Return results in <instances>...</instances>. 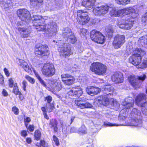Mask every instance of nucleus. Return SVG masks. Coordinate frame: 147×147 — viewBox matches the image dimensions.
<instances>
[{"label": "nucleus", "instance_id": "nucleus-1", "mask_svg": "<svg viewBox=\"0 0 147 147\" xmlns=\"http://www.w3.org/2000/svg\"><path fill=\"white\" fill-rule=\"evenodd\" d=\"M31 19L33 26L38 31H47L49 34V36L55 35L57 32V25L54 22H50L45 24L44 22L42 20L41 16L38 15L30 16V20Z\"/></svg>", "mask_w": 147, "mask_h": 147}, {"label": "nucleus", "instance_id": "nucleus-2", "mask_svg": "<svg viewBox=\"0 0 147 147\" xmlns=\"http://www.w3.org/2000/svg\"><path fill=\"white\" fill-rule=\"evenodd\" d=\"M140 111L136 108L133 109L129 115L130 122L125 125H129L135 127H141L142 126V121L141 118Z\"/></svg>", "mask_w": 147, "mask_h": 147}, {"label": "nucleus", "instance_id": "nucleus-3", "mask_svg": "<svg viewBox=\"0 0 147 147\" xmlns=\"http://www.w3.org/2000/svg\"><path fill=\"white\" fill-rule=\"evenodd\" d=\"M145 53V51L141 49H136L134 51V54L129 58V62L135 66L139 65L141 63L142 57L144 56Z\"/></svg>", "mask_w": 147, "mask_h": 147}, {"label": "nucleus", "instance_id": "nucleus-4", "mask_svg": "<svg viewBox=\"0 0 147 147\" xmlns=\"http://www.w3.org/2000/svg\"><path fill=\"white\" fill-rule=\"evenodd\" d=\"M90 69L95 74L102 75L106 72L107 67L105 65L101 63L95 62L91 64Z\"/></svg>", "mask_w": 147, "mask_h": 147}, {"label": "nucleus", "instance_id": "nucleus-5", "mask_svg": "<svg viewBox=\"0 0 147 147\" xmlns=\"http://www.w3.org/2000/svg\"><path fill=\"white\" fill-rule=\"evenodd\" d=\"M41 71L44 75L46 77H50L55 74V69L53 64L47 63L44 64Z\"/></svg>", "mask_w": 147, "mask_h": 147}, {"label": "nucleus", "instance_id": "nucleus-6", "mask_svg": "<svg viewBox=\"0 0 147 147\" xmlns=\"http://www.w3.org/2000/svg\"><path fill=\"white\" fill-rule=\"evenodd\" d=\"M58 46V51L60 53L61 56L66 57L72 54L71 48L66 43H63L60 41Z\"/></svg>", "mask_w": 147, "mask_h": 147}, {"label": "nucleus", "instance_id": "nucleus-7", "mask_svg": "<svg viewBox=\"0 0 147 147\" xmlns=\"http://www.w3.org/2000/svg\"><path fill=\"white\" fill-rule=\"evenodd\" d=\"M77 13V21L79 24H84L89 21L90 18L86 12L82 10H79Z\"/></svg>", "mask_w": 147, "mask_h": 147}, {"label": "nucleus", "instance_id": "nucleus-8", "mask_svg": "<svg viewBox=\"0 0 147 147\" xmlns=\"http://www.w3.org/2000/svg\"><path fill=\"white\" fill-rule=\"evenodd\" d=\"M63 36L65 40L69 43H74L77 40L76 38L68 28H65L63 33Z\"/></svg>", "mask_w": 147, "mask_h": 147}, {"label": "nucleus", "instance_id": "nucleus-9", "mask_svg": "<svg viewBox=\"0 0 147 147\" xmlns=\"http://www.w3.org/2000/svg\"><path fill=\"white\" fill-rule=\"evenodd\" d=\"M90 37L93 41L99 44L103 43L105 40L104 36L101 33L95 30H93L91 32Z\"/></svg>", "mask_w": 147, "mask_h": 147}, {"label": "nucleus", "instance_id": "nucleus-10", "mask_svg": "<svg viewBox=\"0 0 147 147\" xmlns=\"http://www.w3.org/2000/svg\"><path fill=\"white\" fill-rule=\"evenodd\" d=\"M134 20L131 18L128 19L127 20H121L118 21L117 26L121 28L128 30L130 29L133 25Z\"/></svg>", "mask_w": 147, "mask_h": 147}, {"label": "nucleus", "instance_id": "nucleus-11", "mask_svg": "<svg viewBox=\"0 0 147 147\" xmlns=\"http://www.w3.org/2000/svg\"><path fill=\"white\" fill-rule=\"evenodd\" d=\"M17 14L22 21L27 23L30 21V13L27 9H20L17 11Z\"/></svg>", "mask_w": 147, "mask_h": 147}, {"label": "nucleus", "instance_id": "nucleus-12", "mask_svg": "<svg viewBox=\"0 0 147 147\" xmlns=\"http://www.w3.org/2000/svg\"><path fill=\"white\" fill-rule=\"evenodd\" d=\"M125 37L124 35H117L114 38L113 44L114 48H119L125 42Z\"/></svg>", "mask_w": 147, "mask_h": 147}, {"label": "nucleus", "instance_id": "nucleus-13", "mask_svg": "<svg viewBox=\"0 0 147 147\" xmlns=\"http://www.w3.org/2000/svg\"><path fill=\"white\" fill-rule=\"evenodd\" d=\"M146 78L145 75H143L138 77H136L134 76H131L128 77V79L131 85L135 88L138 87L139 83L138 81H143L145 80Z\"/></svg>", "mask_w": 147, "mask_h": 147}, {"label": "nucleus", "instance_id": "nucleus-14", "mask_svg": "<svg viewBox=\"0 0 147 147\" xmlns=\"http://www.w3.org/2000/svg\"><path fill=\"white\" fill-rule=\"evenodd\" d=\"M51 88V91L56 94V92L60 91L61 88V82L59 80H52L49 82Z\"/></svg>", "mask_w": 147, "mask_h": 147}, {"label": "nucleus", "instance_id": "nucleus-15", "mask_svg": "<svg viewBox=\"0 0 147 147\" xmlns=\"http://www.w3.org/2000/svg\"><path fill=\"white\" fill-rule=\"evenodd\" d=\"M110 5H105L96 7L93 9V11L95 15L100 16L107 13L110 8Z\"/></svg>", "mask_w": 147, "mask_h": 147}, {"label": "nucleus", "instance_id": "nucleus-16", "mask_svg": "<svg viewBox=\"0 0 147 147\" xmlns=\"http://www.w3.org/2000/svg\"><path fill=\"white\" fill-rule=\"evenodd\" d=\"M75 104L78 108L81 109L91 108L93 107L92 104L88 102H86L84 100H76Z\"/></svg>", "mask_w": 147, "mask_h": 147}, {"label": "nucleus", "instance_id": "nucleus-17", "mask_svg": "<svg viewBox=\"0 0 147 147\" xmlns=\"http://www.w3.org/2000/svg\"><path fill=\"white\" fill-rule=\"evenodd\" d=\"M82 93V90L79 86H76L72 87L67 92V94L69 95L75 96L77 97L80 96Z\"/></svg>", "mask_w": 147, "mask_h": 147}, {"label": "nucleus", "instance_id": "nucleus-18", "mask_svg": "<svg viewBox=\"0 0 147 147\" xmlns=\"http://www.w3.org/2000/svg\"><path fill=\"white\" fill-rule=\"evenodd\" d=\"M124 9L125 14L130 15V17L129 18L134 20L138 15V14L136 12L135 10L133 7H127L124 8Z\"/></svg>", "mask_w": 147, "mask_h": 147}, {"label": "nucleus", "instance_id": "nucleus-19", "mask_svg": "<svg viewBox=\"0 0 147 147\" xmlns=\"http://www.w3.org/2000/svg\"><path fill=\"white\" fill-rule=\"evenodd\" d=\"M111 80L115 83H121L123 80V74L120 72L114 73L111 76Z\"/></svg>", "mask_w": 147, "mask_h": 147}, {"label": "nucleus", "instance_id": "nucleus-20", "mask_svg": "<svg viewBox=\"0 0 147 147\" xmlns=\"http://www.w3.org/2000/svg\"><path fill=\"white\" fill-rule=\"evenodd\" d=\"M86 91L88 94L91 96H94L99 93L101 89L96 87L89 86L86 88Z\"/></svg>", "mask_w": 147, "mask_h": 147}, {"label": "nucleus", "instance_id": "nucleus-21", "mask_svg": "<svg viewBox=\"0 0 147 147\" xmlns=\"http://www.w3.org/2000/svg\"><path fill=\"white\" fill-rule=\"evenodd\" d=\"M48 46L46 45H41L39 46L36 53L39 55H45L49 54Z\"/></svg>", "mask_w": 147, "mask_h": 147}, {"label": "nucleus", "instance_id": "nucleus-22", "mask_svg": "<svg viewBox=\"0 0 147 147\" xmlns=\"http://www.w3.org/2000/svg\"><path fill=\"white\" fill-rule=\"evenodd\" d=\"M146 98L145 94L143 93L139 94L135 99L136 104L139 106H141L144 102H145Z\"/></svg>", "mask_w": 147, "mask_h": 147}, {"label": "nucleus", "instance_id": "nucleus-23", "mask_svg": "<svg viewBox=\"0 0 147 147\" xmlns=\"http://www.w3.org/2000/svg\"><path fill=\"white\" fill-rule=\"evenodd\" d=\"M18 63L20 67L24 70L26 72L30 73L31 72V69L27 63L25 61L22 59H18Z\"/></svg>", "mask_w": 147, "mask_h": 147}, {"label": "nucleus", "instance_id": "nucleus-24", "mask_svg": "<svg viewBox=\"0 0 147 147\" xmlns=\"http://www.w3.org/2000/svg\"><path fill=\"white\" fill-rule=\"evenodd\" d=\"M96 0H83L82 5L88 9L92 8L94 5Z\"/></svg>", "mask_w": 147, "mask_h": 147}, {"label": "nucleus", "instance_id": "nucleus-25", "mask_svg": "<svg viewBox=\"0 0 147 147\" xmlns=\"http://www.w3.org/2000/svg\"><path fill=\"white\" fill-rule=\"evenodd\" d=\"M134 101L131 97H127L125 98L122 102V105L124 107L127 109H130L133 105Z\"/></svg>", "mask_w": 147, "mask_h": 147}, {"label": "nucleus", "instance_id": "nucleus-26", "mask_svg": "<svg viewBox=\"0 0 147 147\" xmlns=\"http://www.w3.org/2000/svg\"><path fill=\"white\" fill-rule=\"evenodd\" d=\"M18 30L21 34L22 37L25 38L28 37L30 35L31 32L30 28H18Z\"/></svg>", "mask_w": 147, "mask_h": 147}, {"label": "nucleus", "instance_id": "nucleus-27", "mask_svg": "<svg viewBox=\"0 0 147 147\" xmlns=\"http://www.w3.org/2000/svg\"><path fill=\"white\" fill-rule=\"evenodd\" d=\"M98 103L106 106L109 103V99L106 96H99L96 100Z\"/></svg>", "mask_w": 147, "mask_h": 147}, {"label": "nucleus", "instance_id": "nucleus-28", "mask_svg": "<svg viewBox=\"0 0 147 147\" xmlns=\"http://www.w3.org/2000/svg\"><path fill=\"white\" fill-rule=\"evenodd\" d=\"M13 0H0V5L4 8H9L13 4Z\"/></svg>", "mask_w": 147, "mask_h": 147}, {"label": "nucleus", "instance_id": "nucleus-29", "mask_svg": "<svg viewBox=\"0 0 147 147\" xmlns=\"http://www.w3.org/2000/svg\"><path fill=\"white\" fill-rule=\"evenodd\" d=\"M114 91L113 88L110 85H106L104 88V92L108 96L113 95Z\"/></svg>", "mask_w": 147, "mask_h": 147}, {"label": "nucleus", "instance_id": "nucleus-30", "mask_svg": "<svg viewBox=\"0 0 147 147\" xmlns=\"http://www.w3.org/2000/svg\"><path fill=\"white\" fill-rule=\"evenodd\" d=\"M30 4L35 7H40L43 4V0H30Z\"/></svg>", "mask_w": 147, "mask_h": 147}, {"label": "nucleus", "instance_id": "nucleus-31", "mask_svg": "<svg viewBox=\"0 0 147 147\" xmlns=\"http://www.w3.org/2000/svg\"><path fill=\"white\" fill-rule=\"evenodd\" d=\"M75 80L74 77L72 76L65 80H63V82L65 85H70L74 83Z\"/></svg>", "mask_w": 147, "mask_h": 147}, {"label": "nucleus", "instance_id": "nucleus-32", "mask_svg": "<svg viewBox=\"0 0 147 147\" xmlns=\"http://www.w3.org/2000/svg\"><path fill=\"white\" fill-rule=\"evenodd\" d=\"M49 125L51 128L53 127L55 131L57 132L58 128L57 127V123L55 119H52L50 121Z\"/></svg>", "mask_w": 147, "mask_h": 147}, {"label": "nucleus", "instance_id": "nucleus-33", "mask_svg": "<svg viewBox=\"0 0 147 147\" xmlns=\"http://www.w3.org/2000/svg\"><path fill=\"white\" fill-rule=\"evenodd\" d=\"M110 7L109 9L110 10V14L111 16L113 17H117V11L116 8L113 7V5H110Z\"/></svg>", "mask_w": 147, "mask_h": 147}, {"label": "nucleus", "instance_id": "nucleus-34", "mask_svg": "<svg viewBox=\"0 0 147 147\" xmlns=\"http://www.w3.org/2000/svg\"><path fill=\"white\" fill-rule=\"evenodd\" d=\"M104 125L106 127L119 126L121 125H125L124 124H118L116 123H112L108 121H105L104 122Z\"/></svg>", "mask_w": 147, "mask_h": 147}, {"label": "nucleus", "instance_id": "nucleus-35", "mask_svg": "<svg viewBox=\"0 0 147 147\" xmlns=\"http://www.w3.org/2000/svg\"><path fill=\"white\" fill-rule=\"evenodd\" d=\"M142 45H147V35L140 37L138 40Z\"/></svg>", "mask_w": 147, "mask_h": 147}, {"label": "nucleus", "instance_id": "nucleus-36", "mask_svg": "<svg viewBox=\"0 0 147 147\" xmlns=\"http://www.w3.org/2000/svg\"><path fill=\"white\" fill-rule=\"evenodd\" d=\"M77 132L80 134H86L87 133V129L85 125H82L79 129Z\"/></svg>", "mask_w": 147, "mask_h": 147}, {"label": "nucleus", "instance_id": "nucleus-37", "mask_svg": "<svg viewBox=\"0 0 147 147\" xmlns=\"http://www.w3.org/2000/svg\"><path fill=\"white\" fill-rule=\"evenodd\" d=\"M140 107H142V113L145 115H147V102H145Z\"/></svg>", "mask_w": 147, "mask_h": 147}, {"label": "nucleus", "instance_id": "nucleus-38", "mask_svg": "<svg viewBox=\"0 0 147 147\" xmlns=\"http://www.w3.org/2000/svg\"><path fill=\"white\" fill-rule=\"evenodd\" d=\"M131 0H115L116 3L120 5H124L129 4Z\"/></svg>", "mask_w": 147, "mask_h": 147}, {"label": "nucleus", "instance_id": "nucleus-39", "mask_svg": "<svg viewBox=\"0 0 147 147\" xmlns=\"http://www.w3.org/2000/svg\"><path fill=\"white\" fill-rule=\"evenodd\" d=\"M34 72L36 76L38 79V80L40 81V83L43 86H44L45 87H46L47 86L45 83V82L39 76V75L38 74V73L36 72L35 70H34Z\"/></svg>", "mask_w": 147, "mask_h": 147}, {"label": "nucleus", "instance_id": "nucleus-40", "mask_svg": "<svg viewBox=\"0 0 147 147\" xmlns=\"http://www.w3.org/2000/svg\"><path fill=\"white\" fill-rule=\"evenodd\" d=\"M109 102H111V105L113 106H114L116 108H118L119 107V103L116 101L113 98H111L109 100Z\"/></svg>", "mask_w": 147, "mask_h": 147}, {"label": "nucleus", "instance_id": "nucleus-41", "mask_svg": "<svg viewBox=\"0 0 147 147\" xmlns=\"http://www.w3.org/2000/svg\"><path fill=\"white\" fill-rule=\"evenodd\" d=\"M106 31L108 36H112L113 32V29L112 27H109L108 28L106 29Z\"/></svg>", "mask_w": 147, "mask_h": 147}, {"label": "nucleus", "instance_id": "nucleus-42", "mask_svg": "<svg viewBox=\"0 0 147 147\" xmlns=\"http://www.w3.org/2000/svg\"><path fill=\"white\" fill-rule=\"evenodd\" d=\"M117 17L121 16L123 15H125L124 8L117 11Z\"/></svg>", "mask_w": 147, "mask_h": 147}, {"label": "nucleus", "instance_id": "nucleus-43", "mask_svg": "<svg viewBox=\"0 0 147 147\" xmlns=\"http://www.w3.org/2000/svg\"><path fill=\"white\" fill-rule=\"evenodd\" d=\"M41 136L40 132L39 130H36L35 132L34 136L36 139L37 140H39Z\"/></svg>", "mask_w": 147, "mask_h": 147}, {"label": "nucleus", "instance_id": "nucleus-44", "mask_svg": "<svg viewBox=\"0 0 147 147\" xmlns=\"http://www.w3.org/2000/svg\"><path fill=\"white\" fill-rule=\"evenodd\" d=\"M13 92L16 95L20 94V92L19 91L18 87L17 86V84L14 85L13 88Z\"/></svg>", "mask_w": 147, "mask_h": 147}, {"label": "nucleus", "instance_id": "nucleus-45", "mask_svg": "<svg viewBox=\"0 0 147 147\" xmlns=\"http://www.w3.org/2000/svg\"><path fill=\"white\" fill-rule=\"evenodd\" d=\"M72 76L71 75L68 74H63L61 75V78L62 79V81L63 80H65Z\"/></svg>", "mask_w": 147, "mask_h": 147}, {"label": "nucleus", "instance_id": "nucleus-46", "mask_svg": "<svg viewBox=\"0 0 147 147\" xmlns=\"http://www.w3.org/2000/svg\"><path fill=\"white\" fill-rule=\"evenodd\" d=\"M25 78L30 83L33 84L34 83L35 80L34 78L28 76H26Z\"/></svg>", "mask_w": 147, "mask_h": 147}, {"label": "nucleus", "instance_id": "nucleus-47", "mask_svg": "<svg viewBox=\"0 0 147 147\" xmlns=\"http://www.w3.org/2000/svg\"><path fill=\"white\" fill-rule=\"evenodd\" d=\"M140 66H139V68H140L142 69H143L144 68H146L147 67V60H143L142 66L139 67Z\"/></svg>", "mask_w": 147, "mask_h": 147}, {"label": "nucleus", "instance_id": "nucleus-48", "mask_svg": "<svg viewBox=\"0 0 147 147\" xmlns=\"http://www.w3.org/2000/svg\"><path fill=\"white\" fill-rule=\"evenodd\" d=\"M12 110L15 114L16 115L18 114L19 113V109L16 107H13L12 108Z\"/></svg>", "mask_w": 147, "mask_h": 147}, {"label": "nucleus", "instance_id": "nucleus-49", "mask_svg": "<svg viewBox=\"0 0 147 147\" xmlns=\"http://www.w3.org/2000/svg\"><path fill=\"white\" fill-rule=\"evenodd\" d=\"M53 105H50L49 106H47L46 109L48 113H50L53 111Z\"/></svg>", "mask_w": 147, "mask_h": 147}, {"label": "nucleus", "instance_id": "nucleus-50", "mask_svg": "<svg viewBox=\"0 0 147 147\" xmlns=\"http://www.w3.org/2000/svg\"><path fill=\"white\" fill-rule=\"evenodd\" d=\"M124 111V110L123 109L120 112V113L119 115V118L120 119H122L123 120H125L126 119V117L125 116H123V115H122V113H123V111Z\"/></svg>", "mask_w": 147, "mask_h": 147}, {"label": "nucleus", "instance_id": "nucleus-51", "mask_svg": "<svg viewBox=\"0 0 147 147\" xmlns=\"http://www.w3.org/2000/svg\"><path fill=\"white\" fill-rule=\"evenodd\" d=\"M13 80L12 78H11L9 79L8 84L9 87L12 88L13 87Z\"/></svg>", "mask_w": 147, "mask_h": 147}, {"label": "nucleus", "instance_id": "nucleus-52", "mask_svg": "<svg viewBox=\"0 0 147 147\" xmlns=\"http://www.w3.org/2000/svg\"><path fill=\"white\" fill-rule=\"evenodd\" d=\"M53 140L57 146H58L59 145V143L58 139L55 136H53Z\"/></svg>", "mask_w": 147, "mask_h": 147}, {"label": "nucleus", "instance_id": "nucleus-53", "mask_svg": "<svg viewBox=\"0 0 147 147\" xmlns=\"http://www.w3.org/2000/svg\"><path fill=\"white\" fill-rule=\"evenodd\" d=\"M87 32V31L86 29L82 28L80 30V34L81 35L84 36L86 35Z\"/></svg>", "mask_w": 147, "mask_h": 147}, {"label": "nucleus", "instance_id": "nucleus-54", "mask_svg": "<svg viewBox=\"0 0 147 147\" xmlns=\"http://www.w3.org/2000/svg\"><path fill=\"white\" fill-rule=\"evenodd\" d=\"M30 119L29 117H26V118H25L24 122L26 126V127H27L28 123L30 122Z\"/></svg>", "mask_w": 147, "mask_h": 147}, {"label": "nucleus", "instance_id": "nucleus-55", "mask_svg": "<svg viewBox=\"0 0 147 147\" xmlns=\"http://www.w3.org/2000/svg\"><path fill=\"white\" fill-rule=\"evenodd\" d=\"M22 87L24 91H26V87L28 85L27 82L25 80H24L22 82Z\"/></svg>", "mask_w": 147, "mask_h": 147}, {"label": "nucleus", "instance_id": "nucleus-56", "mask_svg": "<svg viewBox=\"0 0 147 147\" xmlns=\"http://www.w3.org/2000/svg\"><path fill=\"white\" fill-rule=\"evenodd\" d=\"M45 100H47L48 103H50L52 100L51 96H49L45 98Z\"/></svg>", "mask_w": 147, "mask_h": 147}, {"label": "nucleus", "instance_id": "nucleus-57", "mask_svg": "<svg viewBox=\"0 0 147 147\" xmlns=\"http://www.w3.org/2000/svg\"><path fill=\"white\" fill-rule=\"evenodd\" d=\"M3 71L7 77H8L9 76L10 73L8 70L7 68H4L3 69Z\"/></svg>", "mask_w": 147, "mask_h": 147}, {"label": "nucleus", "instance_id": "nucleus-58", "mask_svg": "<svg viewBox=\"0 0 147 147\" xmlns=\"http://www.w3.org/2000/svg\"><path fill=\"white\" fill-rule=\"evenodd\" d=\"M21 134L22 136L25 137L27 135V132L26 130H22L21 131Z\"/></svg>", "mask_w": 147, "mask_h": 147}, {"label": "nucleus", "instance_id": "nucleus-59", "mask_svg": "<svg viewBox=\"0 0 147 147\" xmlns=\"http://www.w3.org/2000/svg\"><path fill=\"white\" fill-rule=\"evenodd\" d=\"M34 126L33 125H30L28 128V130L30 131H34Z\"/></svg>", "mask_w": 147, "mask_h": 147}, {"label": "nucleus", "instance_id": "nucleus-60", "mask_svg": "<svg viewBox=\"0 0 147 147\" xmlns=\"http://www.w3.org/2000/svg\"><path fill=\"white\" fill-rule=\"evenodd\" d=\"M142 20H144L145 22L147 21V12L144 14V16L142 18Z\"/></svg>", "mask_w": 147, "mask_h": 147}, {"label": "nucleus", "instance_id": "nucleus-61", "mask_svg": "<svg viewBox=\"0 0 147 147\" xmlns=\"http://www.w3.org/2000/svg\"><path fill=\"white\" fill-rule=\"evenodd\" d=\"M2 94L3 96H7L8 95L7 92L5 89L3 90L2 92Z\"/></svg>", "mask_w": 147, "mask_h": 147}, {"label": "nucleus", "instance_id": "nucleus-62", "mask_svg": "<svg viewBox=\"0 0 147 147\" xmlns=\"http://www.w3.org/2000/svg\"><path fill=\"white\" fill-rule=\"evenodd\" d=\"M76 129V128L73 127L71 128L70 130V132L71 133H74V132H77Z\"/></svg>", "mask_w": 147, "mask_h": 147}, {"label": "nucleus", "instance_id": "nucleus-63", "mask_svg": "<svg viewBox=\"0 0 147 147\" xmlns=\"http://www.w3.org/2000/svg\"><path fill=\"white\" fill-rule=\"evenodd\" d=\"M32 140L31 138H28L26 139V142L28 144H30L32 142Z\"/></svg>", "mask_w": 147, "mask_h": 147}, {"label": "nucleus", "instance_id": "nucleus-64", "mask_svg": "<svg viewBox=\"0 0 147 147\" xmlns=\"http://www.w3.org/2000/svg\"><path fill=\"white\" fill-rule=\"evenodd\" d=\"M41 110L43 112V113H46L47 112V111L45 107H42L41 108Z\"/></svg>", "mask_w": 147, "mask_h": 147}]
</instances>
